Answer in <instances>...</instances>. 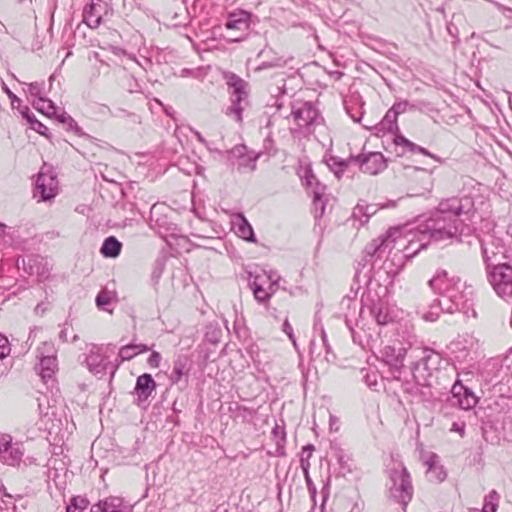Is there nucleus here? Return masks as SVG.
Listing matches in <instances>:
<instances>
[{
  "label": "nucleus",
  "instance_id": "1",
  "mask_svg": "<svg viewBox=\"0 0 512 512\" xmlns=\"http://www.w3.org/2000/svg\"><path fill=\"white\" fill-rule=\"evenodd\" d=\"M474 213V200L471 196L443 199L425 221L421 231L435 242L459 238L466 229L469 230L467 222L472 220Z\"/></svg>",
  "mask_w": 512,
  "mask_h": 512
},
{
  "label": "nucleus",
  "instance_id": "2",
  "mask_svg": "<svg viewBox=\"0 0 512 512\" xmlns=\"http://www.w3.org/2000/svg\"><path fill=\"white\" fill-rule=\"evenodd\" d=\"M446 271L438 272L435 277L429 280L428 284L433 290H439L443 309L446 313L461 312L469 315L472 312L476 316L473 309L472 292L466 291L465 283L459 277L449 279Z\"/></svg>",
  "mask_w": 512,
  "mask_h": 512
},
{
  "label": "nucleus",
  "instance_id": "3",
  "mask_svg": "<svg viewBox=\"0 0 512 512\" xmlns=\"http://www.w3.org/2000/svg\"><path fill=\"white\" fill-rule=\"evenodd\" d=\"M487 231L481 228V235L478 237L483 261L486 269L496 265L498 257L508 258L512 246V234L496 225L486 223Z\"/></svg>",
  "mask_w": 512,
  "mask_h": 512
},
{
  "label": "nucleus",
  "instance_id": "4",
  "mask_svg": "<svg viewBox=\"0 0 512 512\" xmlns=\"http://www.w3.org/2000/svg\"><path fill=\"white\" fill-rule=\"evenodd\" d=\"M399 236L400 231L397 228L390 229L385 235L366 245L363 251V258L356 268L355 278L359 279L362 270L368 267L364 277L370 280V274L375 269L377 262L382 260L384 256L391 254L395 246L399 244V242L404 241V239H399L398 241L397 238Z\"/></svg>",
  "mask_w": 512,
  "mask_h": 512
},
{
  "label": "nucleus",
  "instance_id": "5",
  "mask_svg": "<svg viewBox=\"0 0 512 512\" xmlns=\"http://www.w3.org/2000/svg\"><path fill=\"white\" fill-rule=\"evenodd\" d=\"M443 358L433 349L424 348L420 359L411 366L414 381L424 387L432 386L434 374L440 369Z\"/></svg>",
  "mask_w": 512,
  "mask_h": 512
},
{
  "label": "nucleus",
  "instance_id": "6",
  "mask_svg": "<svg viewBox=\"0 0 512 512\" xmlns=\"http://www.w3.org/2000/svg\"><path fill=\"white\" fill-rule=\"evenodd\" d=\"M389 479L391 481L390 498L405 509L413 497V486L407 468L400 463L397 468L390 469Z\"/></svg>",
  "mask_w": 512,
  "mask_h": 512
},
{
  "label": "nucleus",
  "instance_id": "7",
  "mask_svg": "<svg viewBox=\"0 0 512 512\" xmlns=\"http://www.w3.org/2000/svg\"><path fill=\"white\" fill-rule=\"evenodd\" d=\"M486 276L495 293L504 301L512 302V265L498 262L486 269Z\"/></svg>",
  "mask_w": 512,
  "mask_h": 512
},
{
  "label": "nucleus",
  "instance_id": "8",
  "mask_svg": "<svg viewBox=\"0 0 512 512\" xmlns=\"http://www.w3.org/2000/svg\"><path fill=\"white\" fill-rule=\"evenodd\" d=\"M407 351L408 347L399 341L387 344L379 350L380 359L389 367V372L395 380L400 379Z\"/></svg>",
  "mask_w": 512,
  "mask_h": 512
},
{
  "label": "nucleus",
  "instance_id": "9",
  "mask_svg": "<svg viewBox=\"0 0 512 512\" xmlns=\"http://www.w3.org/2000/svg\"><path fill=\"white\" fill-rule=\"evenodd\" d=\"M113 10L108 0H91L83 10V22L91 29L98 28Z\"/></svg>",
  "mask_w": 512,
  "mask_h": 512
},
{
  "label": "nucleus",
  "instance_id": "10",
  "mask_svg": "<svg viewBox=\"0 0 512 512\" xmlns=\"http://www.w3.org/2000/svg\"><path fill=\"white\" fill-rule=\"evenodd\" d=\"M192 369V360L186 354H178L173 360L169 380L171 384L178 385L181 390L188 387L189 375Z\"/></svg>",
  "mask_w": 512,
  "mask_h": 512
},
{
  "label": "nucleus",
  "instance_id": "11",
  "mask_svg": "<svg viewBox=\"0 0 512 512\" xmlns=\"http://www.w3.org/2000/svg\"><path fill=\"white\" fill-rule=\"evenodd\" d=\"M100 351V347L93 345L89 354L86 356V365L89 371L99 378H102L107 373V369L111 368L110 376L112 378L115 375L118 365L112 366L107 357L102 355Z\"/></svg>",
  "mask_w": 512,
  "mask_h": 512
},
{
  "label": "nucleus",
  "instance_id": "12",
  "mask_svg": "<svg viewBox=\"0 0 512 512\" xmlns=\"http://www.w3.org/2000/svg\"><path fill=\"white\" fill-rule=\"evenodd\" d=\"M477 402L478 398L472 390L464 386L460 380H456L451 389L450 405L462 410H470L476 406Z\"/></svg>",
  "mask_w": 512,
  "mask_h": 512
},
{
  "label": "nucleus",
  "instance_id": "13",
  "mask_svg": "<svg viewBox=\"0 0 512 512\" xmlns=\"http://www.w3.org/2000/svg\"><path fill=\"white\" fill-rule=\"evenodd\" d=\"M350 160L359 164L360 170L370 175H376L386 167V160L380 152H370L368 154L351 155Z\"/></svg>",
  "mask_w": 512,
  "mask_h": 512
},
{
  "label": "nucleus",
  "instance_id": "14",
  "mask_svg": "<svg viewBox=\"0 0 512 512\" xmlns=\"http://www.w3.org/2000/svg\"><path fill=\"white\" fill-rule=\"evenodd\" d=\"M58 192V180L56 176L39 173L34 188V197L40 201L53 199Z\"/></svg>",
  "mask_w": 512,
  "mask_h": 512
},
{
  "label": "nucleus",
  "instance_id": "15",
  "mask_svg": "<svg viewBox=\"0 0 512 512\" xmlns=\"http://www.w3.org/2000/svg\"><path fill=\"white\" fill-rule=\"evenodd\" d=\"M291 116L300 128L313 125L318 116V110L311 102H298L292 105Z\"/></svg>",
  "mask_w": 512,
  "mask_h": 512
},
{
  "label": "nucleus",
  "instance_id": "16",
  "mask_svg": "<svg viewBox=\"0 0 512 512\" xmlns=\"http://www.w3.org/2000/svg\"><path fill=\"white\" fill-rule=\"evenodd\" d=\"M231 158H238L237 169L240 172L254 171L256 169V162L260 157L259 153L253 151L248 152L245 145H236L230 151Z\"/></svg>",
  "mask_w": 512,
  "mask_h": 512
},
{
  "label": "nucleus",
  "instance_id": "17",
  "mask_svg": "<svg viewBox=\"0 0 512 512\" xmlns=\"http://www.w3.org/2000/svg\"><path fill=\"white\" fill-rule=\"evenodd\" d=\"M157 383L149 373H144L137 377L134 394L137 396V404L145 403L152 393L156 390Z\"/></svg>",
  "mask_w": 512,
  "mask_h": 512
},
{
  "label": "nucleus",
  "instance_id": "18",
  "mask_svg": "<svg viewBox=\"0 0 512 512\" xmlns=\"http://www.w3.org/2000/svg\"><path fill=\"white\" fill-rule=\"evenodd\" d=\"M368 303L366 306L370 312V315L374 318L378 325H386L392 321V316L389 311L388 304L377 297L376 299H367Z\"/></svg>",
  "mask_w": 512,
  "mask_h": 512
},
{
  "label": "nucleus",
  "instance_id": "19",
  "mask_svg": "<svg viewBox=\"0 0 512 512\" xmlns=\"http://www.w3.org/2000/svg\"><path fill=\"white\" fill-rule=\"evenodd\" d=\"M222 76L229 95L240 94L250 96V85L246 80L232 71H224Z\"/></svg>",
  "mask_w": 512,
  "mask_h": 512
},
{
  "label": "nucleus",
  "instance_id": "20",
  "mask_svg": "<svg viewBox=\"0 0 512 512\" xmlns=\"http://www.w3.org/2000/svg\"><path fill=\"white\" fill-rule=\"evenodd\" d=\"M230 105L227 107L226 115L232 117L236 122L243 121V111L249 106V96L229 95Z\"/></svg>",
  "mask_w": 512,
  "mask_h": 512
},
{
  "label": "nucleus",
  "instance_id": "21",
  "mask_svg": "<svg viewBox=\"0 0 512 512\" xmlns=\"http://www.w3.org/2000/svg\"><path fill=\"white\" fill-rule=\"evenodd\" d=\"M427 466V478L431 482L440 483L445 480L447 474L443 466L439 465L438 456L435 453H430L424 461Z\"/></svg>",
  "mask_w": 512,
  "mask_h": 512
},
{
  "label": "nucleus",
  "instance_id": "22",
  "mask_svg": "<svg viewBox=\"0 0 512 512\" xmlns=\"http://www.w3.org/2000/svg\"><path fill=\"white\" fill-rule=\"evenodd\" d=\"M236 234L247 242H256L254 230L243 214H238L234 222Z\"/></svg>",
  "mask_w": 512,
  "mask_h": 512
},
{
  "label": "nucleus",
  "instance_id": "23",
  "mask_svg": "<svg viewBox=\"0 0 512 512\" xmlns=\"http://www.w3.org/2000/svg\"><path fill=\"white\" fill-rule=\"evenodd\" d=\"M324 161L330 171L334 173L337 179H340L343 173L348 168V165L351 162H354V160H350V157L348 159H342L337 156L329 155L325 156Z\"/></svg>",
  "mask_w": 512,
  "mask_h": 512
},
{
  "label": "nucleus",
  "instance_id": "24",
  "mask_svg": "<svg viewBox=\"0 0 512 512\" xmlns=\"http://www.w3.org/2000/svg\"><path fill=\"white\" fill-rule=\"evenodd\" d=\"M42 262L43 259L40 256H28L27 259H22L23 269L28 275L43 276L46 269Z\"/></svg>",
  "mask_w": 512,
  "mask_h": 512
},
{
  "label": "nucleus",
  "instance_id": "25",
  "mask_svg": "<svg viewBox=\"0 0 512 512\" xmlns=\"http://www.w3.org/2000/svg\"><path fill=\"white\" fill-rule=\"evenodd\" d=\"M121 250L122 243L115 236H109L103 241L100 253L104 258H116L120 255Z\"/></svg>",
  "mask_w": 512,
  "mask_h": 512
},
{
  "label": "nucleus",
  "instance_id": "26",
  "mask_svg": "<svg viewBox=\"0 0 512 512\" xmlns=\"http://www.w3.org/2000/svg\"><path fill=\"white\" fill-rule=\"evenodd\" d=\"M56 120L65 126L67 131H72L79 137H85L91 139L92 137L86 134L83 129L77 124V122L65 111L55 115Z\"/></svg>",
  "mask_w": 512,
  "mask_h": 512
},
{
  "label": "nucleus",
  "instance_id": "27",
  "mask_svg": "<svg viewBox=\"0 0 512 512\" xmlns=\"http://www.w3.org/2000/svg\"><path fill=\"white\" fill-rule=\"evenodd\" d=\"M102 512H128V507L124 505L120 497H108L97 503Z\"/></svg>",
  "mask_w": 512,
  "mask_h": 512
},
{
  "label": "nucleus",
  "instance_id": "28",
  "mask_svg": "<svg viewBox=\"0 0 512 512\" xmlns=\"http://www.w3.org/2000/svg\"><path fill=\"white\" fill-rule=\"evenodd\" d=\"M32 106L40 113L48 116L55 117L57 113V106L55 103L45 97H40L32 102Z\"/></svg>",
  "mask_w": 512,
  "mask_h": 512
},
{
  "label": "nucleus",
  "instance_id": "29",
  "mask_svg": "<svg viewBox=\"0 0 512 512\" xmlns=\"http://www.w3.org/2000/svg\"><path fill=\"white\" fill-rule=\"evenodd\" d=\"M57 369V359L55 356H44L40 360V375L44 381L52 378Z\"/></svg>",
  "mask_w": 512,
  "mask_h": 512
},
{
  "label": "nucleus",
  "instance_id": "30",
  "mask_svg": "<svg viewBox=\"0 0 512 512\" xmlns=\"http://www.w3.org/2000/svg\"><path fill=\"white\" fill-rule=\"evenodd\" d=\"M397 118L398 115L392 110V108H390L386 112L382 121L379 123V125L381 126V130L388 131L391 133L398 131Z\"/></svg>",
  "mask_w": 512,
  "mask_h": 512
},
{
  "label": "nucleus",
  "instance_id": "31",
  "mask_svg": "<svg viewBox=\"0 0 512 512\" xmlns=\"http://www.w3.org/2000/svg\"><path fill=\"white\" fill-rule=\"evenodd\" d=\"M248 13H242L240 17L235 18L231 16L225 23V28L228 30H240L244 31L248 28Z\"/></svg>",
  "mask_w": 512,
  "mask_h": 512
},
{
  "label": "nucleus",
  "instance_id": "32",
  "mask_svg": "<svg viewBox=\"0 0 512 512\" xmlns=\"http://www.w3.org/2000/svg\"><path fill=\"white\" fill-rule=\"evenodd\" d=\"M441 297L435 299L429 306V310L423 314V319L426 321L434 322L439 318L441 312H445L443 305H440Z\"/></svg>",
  "mask_w": 512,
  "mask_h": 512
},
{
  "label": "nucleus",
  "instance_id": "33",
  "mask_svg": "<svg viewBox=\"0 0 512 512\" xmlns=\"http://www.w3.org/2000/svg\"><path fill=\"white\" fill-rule=\"evenodd\" d=\"M499 499L500 496L495 490L490 491L489 494L486 495L484 498L482 512H496L498 508Z\"/></svg>",
  "mask_w": 512,
  "mask_h": 512
},
{
  "label": "nucleus",
  "instance_id": "34",
  "mask_svg": "<svg viewBox=\"0 0 512 512\" xmlns=\"http://www.w3.org/2000/svg\"><path fill=\"white\" fill-rule=\"evenodd\" d=\"M250 286L253 290L255 299L259 303H266L270 299L271 293L267 292L262 287V285L257 282V278H255L252 282H250Z\"/></svg>",
  "mask_w": 512,
  "mask_h": 512
},
{
  "label": "nucleus",
  "instance_id": "35",
  "mask_svg": "<svg viewBox=\"0 0 512 512\" xmlns=\"http://www.w3.org/2000/svg\"><path fill=\"white\" fill-rule=\"evenodd\" d=\"M315 447L313 444H307L303 446L300 454V467L302 471H309L310 469V458L312 457Z\"/></svg>",
  "mask_w": 512,
  "mask_h": 512
},
{
  "label": "nucleus",
  "instance_id": "36",
  "mask_svg": "<svg viewBox=\"0 0 512 512\" xmlns=\"http://www.w3.org/2000/svg\"><path fill=\"white\" fill-rule=\"evenodd\" d=\"M336 458L340 467V474L345 476L346 473L352 472V461L346 456L343 450L339 449L336 453Z\"/></svg>",
  "mask_w": 512,
  "mask_h": 512
},
{
  "label": "nucleus",
  "instance_id": "37",
  "mask_svg": "<svg viewBox=\"0 0 512 512\" xmlns=\"http://www.w3.org/2000/svg\"><path fill=\"white\" fill-rule=\"evenodd\" d=\"M313 206L315 218L322 217L326 207V203L322 197V191H313Z\"/></svg>",
  "mask_w": 512,
  "mask_h": 512
},
{
  "label": "nucleus",
  "instance_id": "38",
  "mask_svg": "<svg viewBox=\"0 0 512 512\" xmlns=\"http://www.w3.org/2000/svg\"><path fill=\"white\" fill-rule=\"evenodd\" d=\"M331 512H360V510L356 504L346 499H340L334 504Z\"/></svg>",
  "mask_w": 512,
  "mask_h": 512
},
{
  "label": "nucleus",
  "instance_id": "39",
  "mask_svg": "<svg viewBox=\"0 0 512 512\" xmlns=\"http://www.w3.org/2000/svg\"><path fill=\"white\" fill-rule=\"evenodd\" d=\"M89 504L86 498L77 496L70 500V504L66 508V512H82Z\"/></svg>",
  "mask_w": 512,
  "mask_h": 512
},
{
  "label": "nucleus",
  "instance_id": "40",
  "mask_svg": "<svg viewBox=\"0 0 512 512\" xmlns=\"http://www.w3.org/2000/svg\"><path fill=\"white\" fill-rule=\"evenodd\" d=\"M135 348L133 343L122 346L118 353L119 362L122 363L134 358L136 356Z\"/></svg>",
  "mask_w": 512,
  "mask_h": 512
},
{
  "label": "nucleus",
  "instance_id": "41",
  "mask_svg": "<svg viewBox=\"0 0 512 512\" xmlns=\"http://www.w3.org/2000/svg\"><path fill=\"white\" fill-rule=\"evenodd\" d=\"M96 305L99 309L108 311L107 306L111 303V297L107 291H100L95 299Z\"/></svg>",
  "mask_w": 512,
  "mask_h": 512
},
{
  "label": "nucleus",
  "instance_id": "42",
  "mask_svg": "<svg viewBox=\"0 0 512 512\" xmlns=\"http://www.w3.org/2000/svg\"><path fill=\"white\" fill-rule=\"evenodd\" d=\"M164 268H165V259L164 258H158L155 261V265H154V268H153V271H152V279L155 282H158V280L162 276V274L164 272Z\"/></svg>",
  "mask_w": 512,
  "mask_h": 512
},
{
  "label": "nucleus",
  "instance_id": "43",
  "mask_svg": "<svg viewBox=\"0 0 512 512\" xmlns=\"http://www.w3.org/2000/svg\"><path fill=\"white\" fill-rule=\"evenodd\" d=\"M28 86V93L33 96V97H36L37 99H39L40 97H43V86H44V83L43 82H32V83H29L27 84Z\"/></svg>",
  "mask_w": 512,
  "mask_h": 512
},
{
  "label": "nucleus",
  "instance_id": "44",
  "mask_svg": "<svg viewBox=\"0 0 512 512\" xmlns=\"http://www.w3.org/2000/svg\"><path fill=\"white\" fill-rule=\"evenodd\" d=\"M415 106L413 104H410L408 101H399L395 102L392 105V110L399 116L400 114L407 111V109H413Z\"/></svg>",
  "mask_w": 512,
  "mask_h": 512
},
{
  "label": "nucleus",
  "instance_id": "45",
  "mask_svg": "<svg viewBox=\"0 0 512 512\" xmlns=\"http://www.w3.org/2000/svg\"><path fill=\"white\" fill-rule=\"evenodd\" d=\"M11 351L8 338L0 333V359L6 358Z\"/></svg>",
  "mask_w": 512,
  "mask_h": 512
},
{
  "label": "nucleus",
  "instance_id": "46",
  "mask_svg": "<svg viewBox=\"0 0 512 512\" xmlns=\"http://www.w3.org/2000/svg\"><path fill=\"white\" fill-rule=\"evenodd\" d=\"M285 64L282 58H276L272 61H263L257 68L256 71H262L268 68L281 67Z\"/></svg>",
  "mask_w": 512,
  "mask_h": 512
},
{
  "label": "nucleus",
  "instance_id": "47",
  "mask_svg": "<svg viewBox=\"0 0 512 512\" xmlns=\"http://www.w3.org/2000/svg\"><path fill=\"white\" fill-rule=\"evenodd\" d=\"M306 184L309 187H312L315 184V188L313 191H322V197L324 196L326 186L320 184L315 175H313L312 173L306 176Z\"/></svg>",
  "mask_w": 512,
  "mask_h": 512
},
{
  "label": "nucleus",
  "instance_id": "48",
  "mask_svg": "<svg viewBox=\"0 0 512 512\" xmlns=\"http://www.w3.org/2000/svg\"><path fill=\"white\" fill-rule=\"evenodd\" d=\"M30 129L36 131L37 133H39L42 136H45L48 139L51 138L49 129L38 119L36 121H34V123H32V125L30 126Z\"/></svg>",
  "mask_w": 512,
  "mask_h": 512
},
{
  "label": "nucleus",
  "instance_id": "49",
  "mask_svg": "<svg viewBox=\"0 0 512 512\" xmlns=\"http://www.w3.org/2000/svg\"><path fill=\"white\" fill-rule=\"evenodd\" d=\"M303 475H304V478H305L306 486H307L308 492L310 494V497L313 500H315V497H316V494H317V489H316V486H315L314 482L312 481V479L310 477L309 471H304Z\"/></svg>",
  "mask_w": 512,
  "mask_h": 512
},
{
  "label": "nucleus",
  "instance_id": "50",
  "mask_svg": "<svg viewBox=\"0 0 512 512\" xmlns=\"http://www.w3.org/2000/svg\"><path fill=\"white\" fill-rule=\"evenodd\" d=\"M364 204H357L356 207L353 209V213H352V216L355 218V219H358L360 221L361 224H364V219L366 218V214H365V211H364Z\"/></svg>",
  "mask_w": 512,
  "mask_h": 512
},
{
  "label": "nucleus",
  "instance_id": "51",
  "mask_svg": "<svg viewBox=\"0 0 512 512\" xmlns=\"http://www.w3.org/2000/svg\"><path fill=\"white\" fill-rule=\"evenodd\" d=\"M345 110L354 122H360L361 117H362V112L360 111L359 108L354 109L351 106H349L348 104H345Z\"/></svg>",
  "mask_w": 512,
  "mask_h": 512
},
{
  "label": "nucleus",
  "instance_id": "52",
  "mask_svg": "<svg viewBox=\"0 0 512 512\" xmlns=\"http://www.w3.org/2000/svg\"><path fill=\"white\" fill-rule=\"evenodd\" d=\"M162 356L157 351H152L149 358L147 359V363L152 368H158L161 362Z\"/></svg>",
  "mask_w": 512,
  "mask_h": 512
},
{
  "label": "nucleus",
  "instance_id": "53",
  "mask_svg": "<svg viewBox=\"0 0 512 512\" xmlns=\"http://www.w3.org/2000/svg\"><path fill=\"white\" fill-rule=\"evenodd\" d=\"M20 113H21L22 117L29 123L30 126L32 125V123H34V121L37 120L36 116L30 110V108L28 106L22 107L20 109Z\"/></svg>",
  "mask_w": 512,
  "mask_h": 512
},
{
  "label": "nucleus",
  "instance_id": "54",
  "mask_svg": "<svg viewBox=\"0 0 512 512\" xmlns=\"http://www.w3.org/2000/svg\"><path fill=\"white\" fill-rule=\"evenodd\" d=\"M282 331L289 337V339L292 341L294 346H296V341H295V338H294L293 328L290 325V323L288 322V320L284 321V323L282 325Z\"/></svg>",
  "mask_w": 512,
  "mask_h": 512
},
{
  "label": "nucleus",
  "instance_id": "55",
  "mask_svg": "<svg viewBox=\"0 0 512 512\" xmlns=\"http://www.w3.org/2000/svg\"><path fill=\"white\" fill-rule=\"evenodd\" d=\"M3 90L4 92L7 94L8 98L10 99L11 101V105L13 107H15V104H19L21 103V99L18 98L8 87L5 83H3Z\"/></svg>",
  "mask_w": 512,
  "mask_h": 512
},
{
  "label": "nucleus",
  "instance_id": "56",
  "mask_svg": "<svg viewBox=\"0 0 512 512\" xmlns=\"http://www.w3.org/2000/svg\"><path fill=\"white\" fill-rule=\"evenodd\" d=\"M364 209L366 214L364 222H368L369 218L377 212L378 207L376 204H364Z\"/></svg>",
  "mask_w": 512,
  "mask_h": 512
},
{
  "label": "nucleus",
  "instance_id": "57",
  "mask_svg": "<svg viewBox=\"0 0 512 512\" xmlns=\"http://www.w3.org/2000/svg\"><path fill=\"white\" fill-rule=\"evenodd\" d=\"M49 308V302H40L36 305L34 312L36 315L43 316Z\"/></svg>",
  "mask_w": 512,
  "mask_h": 512
},
{
  "label": "nucleus",
  "instance_id": "58",
  "mask_svg": "<svg viewBox=\"0 0 512 512\" xmlns=\"http://www.w3.org/2000/svg\"><path fill=\"white\" fill-rule=\"evenodd\" d=\"M394 143L396 146H403L405 148H409V144H411V141L405 138L402 135H397L394 139Z\"/></svg>",
  "mask_w": 512,
  "mask_h": 512
},
{
  "label": "nucleus",
  "instance_id": "59",
  "mask_svg": "<svg viewBox=\"0 0 512 512\" xmlns=\"http://www.w3.org/2000/svg\"><path fill=\"white\" fill-rule=\"evenodd\" d=\"M101 113L108 112L113 117H119L121 114L126 113L125 110L119 109L116 113H113L110 108L106 105H102L100 108Z\"/></svg>",
  "mask_w": 512,
  "mask_h": 512
},
{
  "label": "nucleus",
  "instance_id": "60",
  "mask_svg": "<svg viewBox=\"0 0 512 512\" xmlns=\"http://www.w3.org/2000/svg\"><path fill=\"white\" fill-rule=\"evenodd\" d=\"M451 431H455V432H458L460 433L461 435L464 434V431H465V424L462 423V424H459L457 422H454L452 424V427H451Z\"/></svg>",
  "mask_w": 512,
  "mask_h": 512
},
{
  "label": "nucleus",
  "instance_id": "61",
  "mask_svg": "<svg viewBox=\"0 0 512 512\" xmlns=\"http://www.w3.org/2000/svg\"><path fill=\"white\" fill-rule=\"evenodd\" d=\"M329 483H330V479L328 478L326 483L322 487L321 494H322V497H323V501H326V499L329 496Z\"/></svg>",
  "mask_w": 512,
  "mask_h": 512
},
{
  "label": "nucleus",
  "instance_id": "62",
  "mask_svg": "<svg viewBox=\"0 0 512 512\" xmlns=\"http://www.w3.org/2000/svg\"><path fill=\"white\" fill-rule=\"evenodd\" d=\"M134 347H136L135 348L136 355L150 350V348L146 344H134Z\"/></svg>",
  "mask_w": 512,
  "mask_h": 512
},
{
  "label": "nucleus",
  "instance_id": "63",
  "mask_svg": "<svg viewBox=\"0 0 512 512\" xmlns=\"http://www.w3.org/2000/svg\"><path fill=\"white\" fill-rule=\"evenodd\" d=\"M321 339H322V343L325 346L326 351L328 353L330 351V346L328 344L327 336H326V333H325L324 329H321Z\"/></svg>",
  "mask_w": 512,
  "mask_h": 512
},
{
  "label": "nucleus",
  "instance_id": "64",
  "mask_svg": "<svg viewBox=\"0 0 512 512\" xmlns=\"http://www.w3.org/2000/svg\"><path fill=\"white\" fill-rule=\"evenodd\" d=\"M419 153H420V154H422V155H425V156L431 157V158H433V159H435V160H439V158H438L436 155L432 154L431 152H429V151H428L426 148H424V147H421V149H419Z\"/></svg>",
  "mask_w": 512,
  "mask_h": 512
}]
</instances>
